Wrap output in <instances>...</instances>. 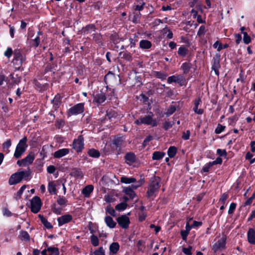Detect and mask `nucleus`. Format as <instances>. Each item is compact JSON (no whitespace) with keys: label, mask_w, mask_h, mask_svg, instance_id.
I'll use <instances>...</instances> for the list:
<instances>
[{"label":"nucleus","mask_w":255,"mask_h":255,"mask_svg":"<svg viewBox=\"0 0 255 255\" xmlns=\"http://www.w3.org/2000/svg\"><path fill=\"white\" fill-rule=\"evenodd\" d=\"M160 181L161 179L158 176H153L150 178L146 192L148 198H152L155 196L158 192Z\"/></svg>","instance_id":"obj_1"},{"label":"nucleus","mask_w":255,"mask_h":255,"mask_svg":"<svg viewBox=\"0 0 255 255\" xmlns=\"http://www.w3.org/2000/svg\"><path fill=\"white\" fill-rule=\"evenodd\" d=\"M27 138L26 137L20 139L17 144L14 153V156L16 158H19L25 151L27 145L26 144Z\"/></svg>","instance_id":"obj_2"},{"label":"nucleus","mask_w":255,"mask_h":255,"mask_svg":"<svg viewBox=\"0 0 255 255\" xmlns=\"http://www.w3.org/2000/svg\"><path fill=\"white\" fill-rule=\"evenodd\" d=\"M142 184V182L138 181L134 184L131 185V186L129 187H126L124 188L123 191L126 194L129 196L130 199H133L135 196V193L133 191V190L136 189L137 188L140 186Z\"/></svg>","instance_id":"obj_3"},{"label":"nucleus","mask_w":255,"mask_h":255,"mask_svg":"<svg viewBox=\"0 0 255 255\" xmlns=\"http://www.w3.org/2000/svg\"><path fill=\"white\" fill-rule=\"evenodd\" d=\"M41 202L39 197L34 196L31 200V211L34 213H38L41 209Z\"/></svg>","instance_id":"obj_4"},{"label":"nucleus","mask_w":255,"mask_h":255,"mask_svg":"<svg viewBox=\"0 0 255 255\" xmlns=\"http://www.w3.org/2000/svg\"><path fill=\"white\" fill-rule=\"evenodd\" d=\"M84 110L83 103H79L70 108L68 110L69 115H76L82 113Z\"/></svg>","instance_id":"obj_5"},{"label":"nucleus","mask_w":255,"mask_h":255,"mask_svg":"<svg viewBox=\"0 0 255 255\" xmlns=\"http://www.w3.org/2000/svg\"><path fill=\"white\" fill-rule=\"evenodd\" d=\"M84 138L82 135H79L73 142V148L77 151L80 152L84 148Z\"/></svg>","instance_id":"obj_6"},{"label":"nucleus","mask_w":255,"mask_h":255,"mask_svg":"<svg viewBox=\"0 0 255 255\" xmlns=\"http://www.w3.org/2000/svg\"><path fill=\"white\" fill-rule=\"evenodd\" d=\"M153 114L146 115L144 117H141V122L142 124L150 125L152 127H155L157 126V122L156 120L152 119Z\"/></svg>","instance_id":"obj_7"},{"label":"nucleus","mask_w":255,"mask_h":255,"mask_svg":"<svg viewBox=\"0 0 255 255\" xmlns=\"http://www.w3.org/2000/svg\"><path fill=\"white\" fill-rule=\"evenodd\" d=\"M117 222L119 225L124 229L128 228L130 221L129 218L126 215H122L117 218Z\"/></svg>","instance_id":"obj_8"},{"label":"nucleus","mask_w":255,"mask_h":255,"mask_svg":"<svg viewBox=\"0 0 255 255\" xmlns=\"http://www.w3.org/2000/svg\"><path fill=\"white\" fill-rule=\"evenodd\" d=\"M226 238L224 236L222 237L212 247V250L216 252L219 250H222L225 247Z\"/></svg>","instance_id":"obj_9"},{"label":"nucleus","mask_w":255,"mask_h":255,"mask_svg":"<svg viewBox=\"0 0 255 255\" xmlns=\"http://www.w3.org/2000/svg\"><path fill=\"white\" fill-rule=\"evenodd\" d=\"M72 216L70 214H65L62 216L59 217L57 219L58 226H62L64 224H67L71 222L72 220Z\"/></svg>","instance_id":"obj_10"},{"label":"nucleus","mask_w":255,"mask_h":255,"mask_svg":"<svg viewBox=\"0 0 255 255\" xmlns=\"http://www.w3.org/2000/svg\"><path fill=\"white\" fill-rule=\"evenodd\" d=\"M19 172L12 174L9 179L8 183L10 185H14L20 182L22 179Z\"/></svg>","instance_id":"obj_11"},{"label":"nucleus","mask_w":255,"mask_h":255,"mask_svg":"<svg viewBox=\"0 0 255 255\" xmlns=\"http://www.w3.org/2000/svg\"><path fill=\"white\" fill-rule=\"evenodd\" d=\"M220 68V59L218 57H214L213 62L212 66V69L214 71L216 75H219V69Z\"/></svg>","instance_id":"obj_12"},{"label":"nucleus","mask_w":255,"mask_h":255,"mask_svg":"<svg viewBox=\"0 0 255 255\" xmlns=\"http://www.w3.org/2000/svg\"><path fill=\"white\" fill-rule=\"evenodd\" d=\"M13 64L19 67L22 63V56L20 53H15L14 57L12 60Z\"/></svg>","instance_id":"obj_13"},{"label":"nucleus","mask_w":255,"mask_h":255,"mask_svg":"<svg viewBox=\"0 0 255 255\" xmlns=\"http://www.w3.org/2000/svg\"><path fill=\"white\" fill-rule=\"evenodd\" d=\"M125 159L126 160V162L129 164L131 165L133 162H134L135 160V156L134 153L132 152H129L126 154L125 156Z\"/></svg>","instance_id":"obj_14"},{"label":"nucleus","mask_w":255,"mask_h":255,"mask_svg":"<svg viewBox=\"0 0 255 255\" xmlns=\"http://www.w3.org/2000/svg\"><path fill=\"white\" fill-rule=\"evenodd\" d=\"M69 152V150L68 148H62L55 151L54 153V156L55 158L62 157Z\"/></svg>","instance_id":"obj_15"},{"label":"nucleus","mask_w":255,"mask_h":255,"mask_svg":"<svg viewBox=\"0 0 255 255\" xmlns=\"http://www.w3.org/2000/svg\"><path fill=\"white\" fill-rule=\"evenodd\" d=\"M248 240L250 244H255V231L253 229H249L248 232Z\"/></svg>","instance_id":"obj_16"},{"label":"nucleus","mask_w":255,"mask_h":255,"mask_svg":"<svg viewBox=\"0 0 255 255\" xmlns=\"http://www.w3.org/2000/svg\"><path fill=\"white\" fill-rule=\"evenodd\" d=\"M94 187L92 185H89L86 186L82 191V194L85 197H88L90 196V194L93 192Z\"/></svg>","instance_id":"obj_17"},{"label":"nucleus","mask_w":255,"mask_h":255,"mask_svg":"<svg viewBox=\"0 0 255 255\" xmlns=\"http://www.w3.org/2000/svg\"><path fill=\"white\" fill-rule=\"evenodd\" d=\"M105 222L107 226L110 228H114L116 225V222H115L110 216H108L105 217Z\"/></svg>","instance_id":"obj_18"},{"label":"nucleus","mask_w":255,"mask_h":255,"mask_svg":"<svg viewBox=\"0 0 255 255\" xmlns=\"http://www.w3.org/2000/svg\"><path fill=\"white\" fill-rule=\"evenodd\" d=\"M201 101L200 99H198L195 101L194 107L193 108V111L197 114L201 115L203 113V110L201 109H198V106L200 104Z\"/></svg>","instance_id":"obj_19"},{"label":"nucleus","mask_w":255,"mask_h":255,"mask_svg":"<svg viewBox=\"0 0 255 255\" xmlns=\"http://www.w3.org/2000/svg\"><path fill=\"white\" fill-rule=\"evenodd\" d=\"M106 98L103 93L97 94L94 98V101L98 104H102L106 100Z\"/></svg>","instance_id":"obj_20"},{"label":"nucleus","mask_w":255,"mask_h":255,"mask_svg":"<svg viewBox=\"0 0 255 255\" xmlns=\"http://www.w3.org/2000/svg\"><path fill=\"white\" fill-rule=\"evenodd\" d=\"M120 245L118 243H113L110 246V251L111 253L115 254H116L119 250Z\"/></svg>","instance_id":"obj_21"},{"label":"nucleus","mask_w":255,"mask_h":255,"mask_svg":"<svg viewBox=\"0 0 255 255\" xmlns=\"http://www.w3.org/2000/svg\"><path fill=\"white\" fill-rule=\"evenodd\" d=\"M88 155L93 158H98L100 156V153L98 150L94 148L90 149L88 151Z\"/></svg>","instance_id":"obj_22"},{"label":"nucleus","mask_w":255,"mask_h":255,"mask_svg":"<svg viewBox=\"0 0 255 255\" xmlns=\"http://www.w3.org/2000/svg\"><path fill=\"white\" fill-rule=\"evenodd\" d=\"M165 155L164 152L160 151H155L152 154V159L153 160H160L162 159Z\"/></svg>","instance_id":"obj_23"},{"label":"nucleus","mask_w":255,"mask_h":255,"mask_svg":"<svg viewBox=\"0 0 255 255\" xmlns=\"http://www.w3.org/2000/svg\"><path fill=\"white\" fill-rule=\"evenodd\" d=\"M139 46L142 49H148L151 46V43L147 40H142L139 42Z\"/></svg>","instance_id":"obj_24"},{"label":"nucleus","mask_w":255,"mask_h":255,"mask_svg":"<svg viewBox=\"0 0 255 255\" xmlns=\"http://www.w3.org/2000/svg\"><path fill=\"white\" fill-rule=\"evenodd\" d=\"M56 184L54 182H50L48 185V190L51 194H55L56 193Z\"/></svg>","instance_id":"obj_25"},{"label":"nucleus","mask_w":255,"mask_h":255,"mask_svg":"<svg viewBox=\"0 0 255 255\" xmlns=\"http://www.w3.org/2000/svg\"><path fill=\"white\" fill-rule=\"evenodd\" d=\"M25 166L28 165L32 163L34 159V156L33 154H28L26 157L23 159Z\"/></svg>","instance_id":"obj_26"},{"label":"nucleus","mask_w":255,"mask_h":255,"mask_svg":"<svg viewBox=\"0 0 255 255\" xmlns=\"http://www.w3.org/2000/svg\"><path fill=\"white\" fill-rule=\"evenodd\" d=\"M136 179L133 177H127L123 176L121 178V181L122 183L126 184H129L135 182Z\"/></svg>","instance_id":"obj_27"},{"label":"nucleus","mask_w":255,"mask_h":255,"mask_svg":"<svg viewBox=\"0 0 255 255\" xmlns=\"http://www.w3.org/2000/svg\"><path fill=\"white\" fill-rule=\"evenodd\" d=\"M48 255H59V252L57 248L49 247L47 248Z\"/></svg>","instance_id":"obj_28"},{"label":"nucleus","mask_w":255,"mask_h":255,"mask_svg":"<svg viewBox=\"0 0 255 255\" xmlns=\"http://www.w3.org/2000/svg\"><path fill=\"white\" fill-rule=\"evenodd\" d=\"M191 67L192 66L190 63L185 62L182 64L181 68L183 70L184 74H186L188 73Z\"/></svg>","instance_id":"obj_29"},{"label":"nucleus","mask_w":255,"mask_h":255,"mask_svg":"<svg viewBox=\"0 0 255 255\" xmlns=\"http://www.w3.org/2000/svg\"><path fill=\"white\" fill-rule=\"evenodd\" d=\"M95 31V27L93 24L87 25L84 29L83 31L86 34L91 33Z\"/></svg>","instance_id":"obj_30"},{"label":"nucleus","mask_w":255,"mask_h":255,"mask_svg":"<svg viewBox=\"0 0 255 255\" xmlns=\"http://www.w3.org/2000/svg\"><path fill=\"white\" fill-rule=\"evenodd\" d=\"M19 238L21 240L28 241L30 240V236L26 231H21L20 232Z\"/></svg>","instance_id":"obj_31"},{"label":"nucleus","mask_w":255,"mask_h":255,"mask_svg":"<svg viewBox=\"0 0 255 255\" xmlns=\"http://www.w3.org/2000/svg\"><path fill=\"white\" fill-rule=\"evenodd\" d=\"M177 152V148L175 146H170L167 151L168 156L170 158H172L175 156Z\"/></svg>","instance_id":"obj_32"},{"label":"nucleus","mask_w":255,"mask_h":255,"mask_svg":"<svg viewBox=\"0 0 255 255\" xmlns=\"http://www.w3.org/2000/svg\"><path fill=\"white\" fill-rule=\"evenodd\" d=\"M188 52V49L185 46H181L179 48L178 50V54L182 56L185 57Z\"/></svg>","instance_id":"obj_33"},{"label":"nucleus","mask_w":255,"mask_h":255,"mask_svg":"<svg viewBox=\"0 0 255 255\" xmlns=\"http://www.w3.org/2000/svg\"><path fill=\"white\" fill-rule=\"evenodd\" d=\"M39 217L41 219V221L44 226L47 229H51L52 228V226L50 222H49L45 218L42 216L39 215Z\"/></svg>","instance_id":"obj_34"},{"label":"nucleus","mask_w":255,"mask_h":255,"mask_svg":"<svg viewBox=\"0 0 255 255\" xmlns=\"http://www.w3.org/2000/svg\"><path fill=\"white\" fill-rule=\"evenodd\" d=\"M128 206L127 203H121L116 206L115 209L119 211L125 210Z\"/></svg>","instance_id":"obj_35"},{"label":"nucleus","mask_w":255,"mask_h":255,"mask_svg":"<svg viewBox=\"0 0 255 255\" xmlns=\"http://www.w3.org/2000/svg\"><path fill=\"white\" fill-rule=\"evenodd\" d=\"M155 76L157 78L160 79L162 80H165L167 76V74L165 73H164L163 72H161V71L155 72Z\"/></svg>","instance_id":"obj_36"},{"label":"nucleus","mask_w":255,"mask_h":255,"mask_svg":"<svg viewBox=\"0 0 255 255\" xmlns=\"http://www.w3.org/2000/svg\"><path fill=\"white\" fill-rule=\"evenodd\" d=\"M71 175L75 177H82L83 176L82 172L79 169L76 168L72 170Z\"/></svg>","instance_id":"obj_37"},{"label":"nucleus","mask_w":255,"mask_h":255,"mask_svg":"<svg viewBox=\"0 0 255 255\" xmlns=\"http://www.w3.org/2000/svg\"><path fill=\"white\" fill-rule=\"evenodd\" d=\"M19 173L22 179H28L31 172L30 169H28L27 170L20 171Z\"/></svg>","instance_id":"obj_38"},{"label":"nucleus","mask_w":255,"mask_h":255,"mask_svg":"<svg viewBox=\"0 0 255 255\" xmlns=\"http://www.w3.org/2000/svg\"><path fill=\"white\" fill-rule=\"evenodd\" d=\"M61 102V97L59 95H56L53 100V104L55 106V108H58Z\"/></svg>","instance_id":"obj_39"},{"label":"nucleus","mask_w":255,"mask_h":255,"mask_svg":"<svg viewBox=\"0 0 255 255\" xmlns=\"http://www.w3.org/2000/svg\"><path fill=\"white\" fill-rule=\"evenodd\" d=\"M11 141L10 139H7L2 144V147L5 150H7V152H8L9 151L8 148L11 146Z\"/></svg>","instance_id":"obj_40"},{"label":"nucleus","mask_w":255,"mask_h":255,"mask_svg":"<svg viewBox=\"0 0 255 255\" xmlns=\"http://www.w3.org/2000/svg\"><path fill=\"white\" fill-rule=\"evenodd\" d=\"M192 246H189L187 248H183L182 249V252L186 255H192Z\"/></svg>","instance_id":"obj_41"},{"label":"nucleus","mask_w":255,"mask_h":255,"mask_svg":"<svg viewBox=\"0 0 255 255\" xmlns=\"http://www.w3.org/2000/svg\"><path fill=\"white\" fill-rule=\"evenodd\" d=\"M228 198V194L226 193H224L223 194H222L220 200L219 202L221 203L222 204L224 205Z\"/></svg>","instance_id":"obj_42"},{"label":"nucleus","mask_w":255,"mask_h":255,"mask_svg":"<svg viewBox=\"0 0 255 255\" xmlns=\"http://www.w3.org/2000/svg\"><path fill=\"white\" fill-rule=\"evenodd\" d=\"M57 202L60 205H64L67 202V200L64 197L59 196Z\"/></svg>","instance_id":"obj_43"},{"label":"nucleus","mask_w":255,"mask_h":255,"mask_svg":"<svg viewBox=\"0 0 255 255\" xmlns=\"http://www.w3.org/2000/svg\"><path fill=\"white\" fill-rule=\"evenodd\" d=\"M175 111L176 107L174 106L171 105L168 108L165 114L167 116H169L173 114Z\"/></svg>","instance_id":"obj_44"},{"label":"nucleus","mask_w":255,"mask_h":255,"mask_svg":"<svg viewBox=\"0 0 255 255\" xmlns=\"http://www.w3.org/2000/svg\"><path fill=\"white\" fill-rule=\"evenodd\" d=\"M91 241L92 244L94 246L96 247V246H98V245H99V240H98V238L97 237V236H94V235L91 236Z\"/></svg>","instance_id":"obj_45"},{"label":"nucleus","mask_w":255,"mask_h":255,"mask_svg":"<svg viewBox=\"0 0 255 255\" xmlns=\"http://www.w3.org/2000/svg\"><path fill=\"white\" fill-rule=\"evenodd\" d=\"M243 34L244 35L243 36V41L245 43L249 44L251 42V37L246 32H243Z\"/></svg>","instance_id":"obj_46"},{"label":"nucleus","mask_w":255,"mask_h":255,"mask_svg":"<svg viewBox=\"0 0 255 255\" xmlns=\"http://www.w3.org/2000/svg\"><path fill=\"white\" fill-rule=\"evenodd\" d=\"M106 211L108 212L111 215L116 216V212L113 208L111 205H109L106 208Z\"/></svg>","instance_id":"obj_47"},{"label":"nucleus","mask_w":255,"mask_h":255,"mask_svg":"<svg viewBox=\"0 0 255 255\" xmlns=\"http://www.w3.org/2000/svg\"><path fill=\"white\" fill-rule=\"evenodd\" d=\"M225 127L220 124H218L217 127L215 129V132L216 133L219 134L224 130Z\"/></svg>","instance_id":"obj_48"},{"label":"nucleus","mask_w":255,"mask_h":255,"mask_svg":"<svg viewBox=\"0 0 255 255\" xmlns=\"http://www.w3.org/2000/svg\"><path fill=\"white\" fill-rule=\"evenodd\" d=\"M25 188H26V186L25 185H23L20 188V189L17 191V192L16 193V198L17 199L20 198L21 195L22 194V193H23L24 190L25 189Z\"/></svg>","instance_id":"obj_49"},{"label":"nucleus","mask_w":255,"mask_h":255,"mask_svg":"<svg viewBox=\"0 0 255 255\" xmlns=\"http://www.w3.org/2000/svg\"><path fill=\"white\" fill-rule=\"evenodd\" d=\"M213 165H214L212 164V162H209V163H208L207 164L204 166V167L202 168V170L204 172H207L209 171L210 168Z\"/></svg>","instance_id":"obj_50"},{"label":"nucleus","mask_w":255,"mask_h":255,"mask_svg":"<svg viewBox=\"0 0 255 255\" xmlns=\"http://www.w3.org/2000/svg\"><path fill=\"white\" fill-rule=\"evenodd\" d=\"M40 41V39L39 37L38 36H37L34 39L32 40V46L33 47H37L39 44Z\"/></svg>","instance_id":"obj_51"},{"label":"nucleus","mask_w":255,"mask_h":255,"mask_svg":"<svg viewBox=\"0 0 255 255\" xmlns=\"http://www.w3.org/2000/svg\"><path fill=\"white\" fill-rule=\"evenodd\" d=\"M178 80V78L177 77L175 76H171L168 78L167 82L169 84H170L172 82H177Z\"/></svg>","instance_id":"obj_52"},{"label":"nucleus","mask_w":255,"mask_h":255,"mask_svg":"<svg viewBox=\"0 0 255 255\" xmlns=\"http://www.w3.org/2000/svg\"><path fill=\"white\" fill-rule=\"evenodd\" d=\"M236 208V204L235 203H232L229 207V209L228 210V214H232L234 212L235 209Z\"/></svg>","instance_id":"obj_53"},{"label":"nucleus","mask_w":255,"mask_h":255,"mask_svg":"<svg viewBox=\"0 0 255 255\" xmlns=\"http://www.w3.org/2000/svg\"><path fill=\"white\" fill-rule=\"evenodd\" d=\"M140 15V12H135L132 19V21L134 23H137L139 20Z\"/></svg>","instance_id":"obj_54"},{"label":"nucleus","mask_w":255,"mask_h":255,"mask_svg":"<svg viewBox=\"0 0 255 255\" xmlns=\"http://www.w3.org/2000/svg\"><path fill=\"white\" fill-rule=\"evenodd\" d=\"M254 156L253 154L251 153L250 152H248L246 155V158L247 159H250V163L252 164L255 161V158L252 159Z\"/></svg>","instance_id":"obj_55"},{"label":"nucleus","mask_w":255,"mask_h":255,"mask_svg":"<svg viewBox=\"0 0 255 255\" xmlns=\"http://www.w3.org/2000/svg\"><path fill=\"white\" fill-rule=\"evenodd\" d=\"M95 255H105V252L102 247H100L94 252Z\"/></svg>","instance_id":"obj_56"},{"label":"nucleus","mask_w":255,"mask_h":255,"mask_svg":"<svg viewBox=\"0 0 255 255\" xmlns=\"http://www.w3.org/2000/svg\"><path fill=\"white\" fill-rule=\"evenodd\" d=\"M217 153L221 156H226L227 155V152L225 149H218Z\"/></svg>","instance_id":"obj_57"},{"label":"nucleus","mask_w":255,"mask_h":255,"mask_svg":"<svg viewBox=\"0 0 255 255\" xmlns=\"http://www.w3.org/2000/svg\"><path fill=\"white\" fill-rule=\"evenodd\" d=\"M214 48H217L218 51H220L222 49V44L219 41H216L213 45Z\"/></svg>","instance_id":"obj_58"},{"label":"nucleus","mask_w":255,"mask_h":255,"mask_svg":"<svg viewBox=\"0 0 255 255\" xmlns=\"http://www.w3.org/2000/svg\"><path fill=\"white\" fill-rule=\"evenodd\" d=\"M189 233V232L187 231L186 230H182L181 231V235L183 240H186L187 237Z\"/></svg>","instance_id":"obj_59"},{"label":"nucleus","mask_w":255,"mask_h":255,"mask_svg":"<svg viewBox=\"0 0 255 255\" xmlns=\"http://www.w3.org/2000/svg\"><path fill=\"white\" fill-rule=\"evenodd\" d=\"M123 58L128 61L132 60V56L129 53H125L123 54Z\"/></svg>","instance_id":"obj_60"},{"label":"nucleus","mask_w":255,"mask_h":255,"mask_svg":"<svg viewBox=\"0 0 255 255\" xmlns=\"http://www.w3.org/2000/svg\"><path fill=\"white\" fill-rule=\"evenodd\" d=\"M12 54V50L11 48H8L4 52V55L8 58H9Z\"/></svg>","instance_id":"obj_61"},{"label":"nucleus","mask_w":255,"mask_h":255,"mask_svg":"<svg viewBox=\"0 0 255 255\" xmlns=\"http://www.w3.org/2000/svg\"><path fill=\"white\" fill-rule=\"evenodd\" d=\"M47 170L49 173H53L55 171V167L53 165H50L47 167Z\"/></svg>","instance_id":"obj_62"},{"label":"nucleus","mask_w":255,"mask_h":255,"mask_svg":"<svg viewBox=\"0 0 255 255\" xmlns=\"http://www.w3.org/2000/svg\"><path fill=\"white\" fill-rule=\"evenodd\" d=\"M205 32V27L204 25H202L199 29L198 31V35H201L204 34Z\"/></svg>","instance_id":"obj_63"},{"label":"nucleus","mask_w":255,"mask_h":255,"mask_svg":"<svg viewBox=\"0 0 255 255\" xmlns=\"http://www.w3.org/2000/svg\"><path fill=\"white\" fill-rule=\"evenodd\" d=\"M190 131L189 130H187L185 132L183 133L182 138L185 140L188 139L190 137Z\"/></svg>","instance_id":"obj_64"}]
</instances>
